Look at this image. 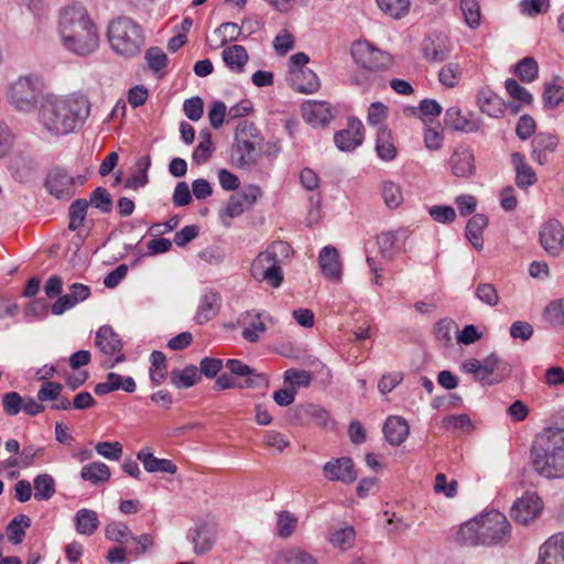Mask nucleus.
<instances>
[{
  "instance_id": "1",
  "label": "nucleus",
  "mask_w": 564,
  "mask_h": 564,
  "mask_svg": "<svg viewBox=\"0 0 564 564\" xmlns=\"http://www.w3.org/2000/svg\"><path fill=\"white\" fill-rule=\"evenodd\" d=\"M90 102L84 95L50 97L41 105L39 119L52 135H66L82 128L89 117Z\"/></svg>"
},
{
  "instance_id": "2",
  "label": "nucleus",
  "mask_w": 564,
  "mask_h": 564,
  "mask_svg": "<svg viewBox=\"0 0 564 564\" xmlns=\"http://www.w3.org/2000/svg\"><path fill=\"white\" fill-rule=\"evenodd\" d=\"M58 30L65 48L76 55L87 56L99 46L96 24L79 3L61 10Z\"/></svg>"
},
{
  "instance_id": "3",
  "label": "nucleus",
  "mask_w": 564,
  "mask_h": 564,
  "mask_svg": "<svg viewBox=\"0 0 564 564\" xmlns=\"http://www.w3.org/2000/svg\"><path fill=\"white\" fill-rule=\"evenodd\" d=\"M530 458L532 468L546 479L564 478V429L547 427L536 435Z\"/></svg>"
},
{
  "instance_id": "4",
  "label": "nucleus",
  "mask_w": 564,
  "mask_h": 564,
  "mask_svg": "<svg viewBox=\"0 0 564 564\" xmlns=\"http://www.w3.org/2000/svg\"><path fill=\"white\" fill-rule=\"evenodd\" d=\"M292 247L285 241H273L261 251L251 263V275L260 282H265L272 288L281 286L284 274L281 264L292 254Z\"/></svg>"
},
{
  "instance_id": "5",
  "label": "nucleus",
  "mask_w": 564,
  "mask_h": 564,
  "mask_svg": "<svg viewBox=\"0 0 564 564\" xmlns=\"http://www.w3.org/2000/svg\"><path fill=\"white\" fill-rule=\"evenodd\" d=\"M108 40L112 50L124 57L137 56L143 45L141 26L131 18L119 17L108 26Z\"/></svg>"
},
{
  "instance_id": "6",
  "label": "nucleus",
  "mask_w": 564,
  "mask_h": 564,
  "mask_svg": "<svg viewBox=\"0 0 564 564\" xmlns=\"http://www.w3.org/2000/svg\"><path fill=\"white\" fill-rule=\"evenodd\" d=\"M262 137L256 124L250 121H242L235 132L231 159L239 169H248L257 164L259 152L257 147L261 143Z\"/></svg>"
},
{
  "instance_id": "7",
  "label": "nucleus",
  "mask_w": 564,
  "mask_h": 564,
  "mask_svg": "<svg viewBox=\"0 0 564 564\" xmlns=\"http://www.w3.org/2000/svg\"><path fill=\"white\" fill-rule=\"evenodd\" d=\"M42 93V83L39 77L20 76L8 90L9 102L20 111H31L39 104Z\"/></svg>"
},
{
  "instance_id": "8",
  "label": "nucleus",
  "mask_w": 564,
  "mask_h": 564,
  "mask_svg": "<svg viewBox=\"0 0 564 564\" xmlns=\"http://www.w3.org/2000/svg\"><path fill=\"white\" fill-rule=\"evenodd\" d=\"M481 545L495 546L506 544L511 534V524L507 517L497 510L478 516Z\"/></svg>"
},
{
  "instance_id": "9",
  "label": "nucleus",
  "mask_w": 564,
  "mask_h": 564,
  "mask_svg": "<svg viewBox=\"0 0 564 564\" xmlns=\"http://www.w3.org/2000/svg\"><path fill=\"white\" fill-rule=\"evenodd\" d=\"M95 345L102 355L109 358L101 364L102 368L110 369L126 360V356L122 352L123 343L111 326L102 325L98 328L95 336Z\"/></svg>"
},
{
  "instance_id": "10",
  "label": "nucleus",
  "mask_w": 564,
  "mask_h": 564,
  "mask_svg": "<svg viewBox=\"0 0 564 564\" xmlns=\"http://www.w3.org/2000/svg\"><path fill=\"white\" fill-rule=\"evenodd\" d=\"M351 56L356 64L365 69L380 72L392 64V56L367 41H356L351 46Z\"/></svg>"
},
{
  "instance_id": "11",
  "label": "nucleus",
  "mask_w": 564,
  "mask_h": 564,
  "mask_svg": "<svg viewBox=\"0 0 564 564\" xmlns=\"http://www.w3.org/2000/svg\"><path fill=\"white\" fill-rule=\"evenodd\" d=\"M186 538L193 543L196 555H205L216 542L217 525L214 522L199 521L187 531Z\"/></svg>"
},
{
  "instance_id": "12",
  "label": "nucleus",
  "mask_w": 564,
  "mask_h": 564,
  "mask_svg": "<svg viewBox=\"0 0 564 564\" xmlns=\"http://www.w3.org/2000/svg\"><path fill=\"white\" fill-rule=\"evenodd\" d=\"M542 508L541 498L535 492H529L514 501L511 517L517 523L527 525L538 518Z\"/></svg>"
},
{
  "instance_id": "13",
  "label": "nucleus",
  "mask_w": 564,
  "mask_h": 564,
  "mask_svg": "<svg viewBox=\"0 0 564 564\" xmlns=\"http://www.w3.org/2000/svg\"><path fill=\"white\" fill-rule=\"evenodd\" d=\"M409 237L410 231L404 228L381 232L377 237V245L381 257L387 261H392L397 253L405 250Z\"/></svg>"
},
{
  "instance_id": "14",
  "label": "nucleus",
  "mask_w": 564,
  "mask_h": 564,
  "mask_svg": "<svg viewBox=\"0 0 564 564\" xmlns=\"http://www.w3.org/2000/svg\"><path fill=\"white\" fill-rule=\"evenodd\" d=\"M540 243L553 257H557L564 246V228L557 219H549L540 228Z\"/></svg>"
},
{
  "instance_id": "15",
  "label": "nucleus",
  "mask_w": 564,
  "mask_h": 564,
  "mask_svg": "<svg viewBox=\"0 0 564 564\" xmlns=\"http://www.w3.org/2000/svg\"><path fill=\"white\" fill-rule=\"evenodd\" d=\"M481 376L479 382L482 384H495L508 378L512 371L509 362L499 358L495 352L487 356L480 361Z\"/></svg>"
},
{
  "instance_id": "16",
  "label": "nucleus",
  "mask_w": 564,
  "mask_h": 564,
  "mask_svg": "<svg viewBox=\"0 0 564 564\" xmlns=\"http://www.w3.org/2000/svg\"><path fill=\"white\" fill-rule=\"evenodd\" d=\"M75 177L63 167H54L50 171L45 187L56 198H70L74 193Z\"/></svg>"
},
{
  "instance_id": "17",
  "label": "nucleus",
  "mask_w": 564,
  "mask_h": 564,
  "mask_svg": "<svg viewBox=\"0 0 564 564\" xmlns=\"http://www.w3.org/2000/svg\"><path fill=\"white\" fill-rule=\"evenodd\" d=\"M364 131L362 122L359 119L349 118L347 128L335 133L334 142L340 151H354L362 144L365 139Z\"/></svg>"
},
{
  "instance_id": "18",
  "label": "nucleus",
  "mask_w": 564,
  "mask_h": 564,
  "mask_svg": "<svg viewBox=\"0 0 564 564\" xmlns=\"http://www.w3.org/2000/svg\"><path fill=\"white\" fill-rule=\"evenodd\" d=\"M444 124L453 131L470 133L479 131L482 123L471 112L463 113L458 106H453L445 111Z\"/></svg>"
},
{
  "instance_id": "19",
  "label": "nucleus",
  "mask_w": 564,
  "mask_h": 564,
  "mask_svg": "<svg viewBox=\"0 0 564 564\" xmlns=\"http://www.w3.org/2000/svg\"><path fill=\"white\" fill-rule=\"evenodd\" d=\"M225 367L238 381H254V386L243 387V389H267L269 386L267 375L257 372L256 369L239 359H227Z\"/></svg>"
},
{
  "instance_id": "20",
  "label": "nucleus",
  "mask_w": 564,
  "mask_h": 564,
  "mask_svg": "<svg viewBox=\"0 0 564 564\" xmlns=\"http://www.w3.org/2000/svg\"><path fill=\"white\" fill-rule=\"evenodd\" d=\"M448 164L456 177L468 178L476 172L474 152L466 145L457 147L453 151Z\"/></svg>"
},
{
  "instance_id": "21",
  "label": "nucleus",
  "mask_w": 564,
  "mask_h": 564,
  "mask_svg": "<svg viewBox=\"0 0 564 564\" xmlns=\"http://www.w3.org/2000/svg\"><path fill=\"white\" fill-rule=\"evenodd\" d=\"M324 475L332 481L350 484L356 480L357 473L350 457H340L327 462L324 466Z\"/></svg>"
},
{
  "instance_id": "22",
  "label": "nucleus",
  "mask_w": 564,
  "mask_h": 564,
  "mask_svg": "<svg viewBox=\"0 0 564 564\" xmlns=\"http://www.w3.org/2000/svg\"><path fill=\"white\" fill-rule=\"evenodd\" d=\"M301 110L303 119L313 127H325L333 119L330 105L326 101H305Z\"/></svg>"
},
{
  "instance_id": "23",
  "label": "nucleus",
  "mask_w": 564,
  "mask_h": 564,
  "mask_svg": "<svg viewBox=\"0 0 564 564\" xmlns=\"http://www.w3.org/2000/svg\"><path fill=\"white\" fill-rule=\"evenodd\" d=\"M539 564H564V532L552 535L540 547Z\"/></svg>"
},
{
  "instance_id": "24",
  "label": "nucleus",
  "mask_w": 564,
  "mask_h": 564,
  "mask_svg": "<svg viewBox=\"0 0 564 564\" xmlns=\"http://www.w3.org/2000/svg\"><path fill=\"white\" fill-rule=\"evenodd\" d=\"M221 306L220 294L215 290H207L199 300L195 321L197 324H205L217 316Z\"/></svg>"
},
{
  "instance_id": "25",
  "label": "nucleus",
  "mask_w": 564,
  "mask_h": 564,
  "mask_svg": "<svg viewBox=\"0 0 564 564\" xmlns=\"http://www.w3.org/2000/svg\"><path fill=\"white\" fill-rule=\"evenodd\" d=\"M288 82L302 94H313L321 87L317 75L310 68L289 70Z\"/></svg>"
},
{
  "instance_id": "26",
  "label": "nucleus",
  "mask_w": 564,
  "mask_h": 564,
  "mask_svg": "<svg viewBox=\"0 0 564 564\" xmlns=\"http://www.w3.org/2000/svg\"><path fill=\"white\" fill-rule=\"evenodd\" d=\"M532 158L540 165L547 163L549 154L558 147V138L552 133L540 132L532 140Z\"/></svg>"
},
{
  "instance_id": "27",
  "label": "nucleus",
  "mask_w": 564,
  "mask_h": 564,
  "mask_svg": "<svg viewBox=\"0 0 564 564\" xmlns=\"http://www.w3.org/2000/svg\"><path fill=\"white\" fill-rule=\"evenodd\" d=\"M318 263L326 279L338 280L341 276V262L339 260V253L335 247H324L319 251Z\"/></svg>"
},
{
  "instance_id": "28",
  "label": "nucleus",
  "mask_w": 564,
  "mask_h": 564,
  "mask_svg": "<svg viewBox=\"0 0 564 564\" xmlns=\"http://www.w3.org/2000/svg\"><path fill=\"white\" fill-rule=\"evenodd\" d=\"M382 432L390 445L399 446L409 436L410 426L403 417L393 415L386 420Z\"/></svg>"
},
{
  "instance_id": "29",
  "label": "nucleus",
  "mask_w": 564,
  "mask_h": 564,
  "mask_svg": "<svg viewBox=\"0 0 564 564\" xmlns=\"http://www.w3.org/2000/svg\"><path fill=\"white\" fill-rule=\"evenodd\" d=\"M137 458L142 463L148 473H166L173 475L177 471V466L171 459L155 457L148 447L139 451Z\"/></svg>"
},
{
  "instance_id": "30",
  "label": "nucleus",
  "mask_w": 564,
  "mask_h": 564,
  "mask_svg": "<svg viewBox=\"0 0 564 564\" xmlns=\"http://www.w3.org/2000/svg\"><path fill=\"white\" fill-rule=\"evenodd\" d=\"M511 163L516 171V184L518 187L524 188L536 183V174L527 163L525 156L522 153L513 152L511 154Z\"/></svg>"
},
{
  "instance_id": "31",
  "label": "nucleus",
  "mask_w": 564,
  "mask_h": 564,
  "mask_svg": "<svg viewBox=\"0 0 564 564\" xmlns=\"http://www.w3.org/2000/svg\"><path fill=\"white\" fill-rule=\"evenodd\" d=\"M477 104L482 113L492 118H499L503 115V100L490 89H480L477 94Z\"/></svg>"
},
{
  "instance_id": "32",
  "label": "nucleus",
  "mask_w": 564,
  "mask_h": 564,
  "mask_svg": "<svg viewBox=\"0 0 564 564\" xmlns=\"http://www.w3.org/2000/svg\"><path fill=\"white\" fill-rule=\"evenodd\" d=\"M488 226V218L484 214H475L466 225L465 236L477 249L484 248L482 231Z\"/></svg>"
},
{
  "instance_id": "33",
  "label": "nucleus",
  "mask_w": 564,
  "mask_h": 564,
  "mask_svg": "<svg viewBox=\"0 0 564 564\" xmlns=\"http://www.w3.org/2000/svg\"><path fill=\"white\" fill-rule=\"evenodd\" d=\"M376 152L383 161H392L397 155V149L392 140L391 130L387 126L378 129L376 140Z\"/></svg>"
},
{
  "instance_id": "34",
  "label": "nucleus",
  "mask_w": 564,
  "mask_h": 564,
  "mask_svg": "<svg viewBox=\"0 0 564 564\" xmlns=\"http://www.w3.org/2000/svg\"><path fill=\"white\" fill-rule=\"evenodd\" d=\"M171 383L177 389H186L195 386L200 380L198 368L188 365L184 369H173L170 372Z\"/></svg>"
},
{
  "instance_id": "35",
  "label": "nucleus",
  "mask_w": 564,
  "mask_h": 564,
  "mask_svg": "<svg viewBox=\"0 0 564 564\" xmlns=\"http://www.w3.org/2000/svg\"><path fill=\"white\" fill-rule=\"evenodd\" d=\"M221 56L225 64L231 70L237 73H241L243 70V67L249 59L247 50L242 45L238 44L226 47L223 51Z\"/></svg>"
},
{
  "instance_id": "36",
  "label": "nucleus",
  "mask_w": 564,
  "mask_h": 564,
  "mask_svg": "<svg viewBox=\"0 0 564 564\" xmlns=\"http://www.w3.org/2000/svg\"><path fill=\"white\" fill-rule=\"evenodd\" d=\"M456 540L463 545H481L478 516L460 525L456 534Z\"/></svg>"
},
{
  "instance_id": "37",
  "label": "nucleus",
  "mask_w": 564,
  "mask_h": 564,
  "mask_svg": "<svg viewBox=\"0 0 564 564\" xmlns=\"http://www.w3.org/2000/svg\"><path fill=\"white\" fill-rule=\"evenodd\" d=\"M110 468L101 462H93L83 466L80 470L82 479L91 482L93 485H99L107 482L110 479Z\"/></svg>"
},
{
  "instance_id": "38",
  "label": "nucleus",
  "mask_w": 564,
  "mask_h": 564,
  "mask_svg": "<svg viewBox=\"0 0 564 564\" xmlns=\"http://www.w3.org/2000/svg\"><path fill=\"white\" fill-rule=\"evenodd\" d=\"M99 520L94 510L79 509L75 514V528L79 534L93 535L98 529Z\"/></svg>"
},
{
  "instance_id": "39",
  "label": "nucleus",
  "mask_w": 564,
  "mask_h": 564,
  "mask_svg": "<svg viewBox=\"0 0 564 564\" xmlns=\"http://www.w3.org/2000/svg\"><path fill=\"white\" fill-rule=\"evenodd\" d=\"M243 323L246 327L242 330V338L249 343H257L259 340L260 334L267 330V326L261 319L260 313H251L248 312L243 317Z\"/></svg>"
},
{
  "instance_id": "40",
  "label": "nucleus",
  "mask_w": 564,
  "mask_h": 564,
  "mask_svg": "<svg viewBox=\"0 0 564 564\" xmlns=\"http://www.w3.org/2000/svg\"><path fill=\"white\" fill-rule=\"evenodd\" d=\"M31 527V519L26 514L14 517L7 525V538L13 545L21 544L25 530Z\"/></svg>"
},
{
  "instance_id": "41",
  "label": "nucleus",
  "mask_w": 564,
  "mask_h": 564,
  "mask_svg": "<svg viewBox=\"0 0 564 564\" xmlns=\"http://www.w3.org/2000/svg\"><path fill=\"white\" fill-rule=\"evenodd\" d=\"M150 380L154 386H160L167 377L166 357L162 351L154 350L150 355Z\"/></svg>"
},
{
  "instance_id": "42",
  "label": "nucleus",
  "mask_w": 564,
  "mask_h": 564,
  "mask_svg": "<svg viewBox=\"0 0 564 564\" xmlns=\"http://www.w3.org/2000/svg\"><path fill=\"white\" fill-rule=\"evenodd\" d=\"M279 564H318L317 560L300 547H289L278 554Z\"/></svg>"
},
{
  "instance_id": "43",
  "label": "nucleus",
  "mask_w": 564,
  "mask_h": 564,
  "mask_svg": "<svg viewBox=\"0 0 564 564\" xmlns=\"http://www.w3.org/2000/svg\"><path fill=\"white\" fill-rule=\"evenodd\" d=\"M144 58L148 63L149 68L158 76L162 78L164 76V68L167 66V55L158 46H151L147 50Z\"/></svg>"
},
{
  "instance_id": "44",
  "label": "nucleus",
  "mask_w": 564,
  "mask_h": 564,
  "mask_svg": "<svg viewBox=\"0 0 564 564\" xmlns=\"http://www.w3.org/2000/svg\"><path fill=\"white\" fill-rule=\"evenodd\" d=\"M33 485L35 490L34 498L36 500H48L55 494V480L48 474L37 475L33 480Z\"/></svg>"
},
{
  "instance_id": "45",
  "label": "nucleus",
  "mask_w": 564,
  "mask_h": 564,
  "mask_svg": "<svg viewBox=\"0 0 564 564\" xmlns=\"http://www.w3.org/2000/svg\"><path fill=\"white\" fill-rule=\"evenodd\" d=\"M459 8L466 24L475 30L480 25L481 11L478 0H460Z\"/></svg>"
},
{
  "instance_id": "46",
  "label": "nucleus",
  "mask_w": 564,
  "mask_h": 564,
  "mask_svg": "<svg viewBox=\"0 0 564 564\" xmlns=\"http://www.w3.org/2000/svg\"><path fill=\"white\" fill-rule=\"evenodd\" d=\"M514 74L521 82L531 83L538 78L539 75V65L538 62L531 57L527 56L519 61L514 66Z\"/></svg>"
},
{
  "instance_id": "47",
  "label": "nucleus",
  "mask_w": 564,
  "mask_h": 564,
  "mask_svg": "<svg viewBox=\"0 0 564 564\" xmlns=\"http://www.w3.org/2000/svg\"><path fill=\"white\" fill-rule=\"evenodd\" d=\"M458 333V325L451 318H442L434 326V335L444 347L452 344V334Z\"/></svg>"
},
{
  "instance_id": "48",
  "label": "nucleus",
  "mask_w": 564,
  "mask_h": 564,
  "mask_svg": "<svg viewBox=\"0 0 564 564\" xmlns=\"http://www.w3.org/2000/svg\"><path fill=\"white\" fill-rule=\"evenodd\" d=\"M89 203L86 199L79 198L74 200L68 209L69 224L68 229L75 231L78 229L87 215Z\"/></svg>"
},
{
  "instance_id": "49",
  "label": "nucleus",
  "mask_w": 564,
  "mask_h": 564,
  "mask_svg": "<svg viewBox=\"0 0 564 564\" xmlns=\"http://www.w3.org/2000/svg\"><path fill=\"white\" fill-rule=\"evenodd\" d=\"M556 82L557 78L544 86L543 102L545 108L554 109L564 101V86Z\"/></svg>"
},
{
  "instance_id": "50",
  "label": "nucleus",
  "mask_w": 564,
  "mask_h": 564,
  "mask_svg": "<svg viewBox=\"0 0 564 564\" xmlns=\"http://www.w3.org/2000/svg\"><path fill=\"white\" fill-rule=\"evenodd\" d=\"M381 196L387 207L393 209L399 207L403 202L401 186L391 181H384L381 184Z\"/></svg>"
},
{
  "instance_id": "51",
  "label": "nucleus",
  "mask_w": 564,
  "mask_h": 564,
  "mask_svg": "<svg viewBox=\"0 0 564 564\" xmlns=\"http://www.w3.org/2000/svg\"><path fill=\"white\" fill-rule=\"evenodd\" d=\"M379 8L388 15L400 19L409 12L410 0H377Z\"/></svg>"
},
{
  "instance_id": "52",
  "label": "nucleus",
  "mask_w": 564,
  "mask_h": 564,
  "mask_svg": "<svg viewBox=\"0 0 564 564\" xmlns=\"http://www.w3.org/2000/svg\"><path fill=\"white\" fill-rule=\"evenodd\" d=\"M423 54L430 62H443L448 57V51L444 44L432 39L424 40Z\"/></svg>"
},
{
  "instance_id": "53",
  "label": "nucleus",
  "mask_w": 564,
  "mask_h": 564,
  "mask_svg": "<svg viewBox=\"0 0 564 564\" xmlns=\"http://www.w3.org/2000/svg\"><path fill=\"white\" fill-rule=\"evenodd\" d=\"M88 203L105 214L110 213L113 206L111 195L105 187L101 186L93 191Z\"/></svg>"
},
{
  "instance_id": "54",
  "label": "nucleus",
  "mask_w": 564,
  "mask_h": 564,
  "mask_svg": "<svg viewBox=\"0 0 564 564\" xmlns=\"http://www.w3.org/2000/svg\"><path fill=\"white\" fill-rule=\"evenodd\" d=\"M462 70L457 63L444 65L438 73V80L442 85L453 88L460 79Z\"/></svg>"
},
{
  "instance_id": "55",
  "label": "nucleus",
  "mask_w": 564,
  "mask_h": 564,
  "mask_svg": "<svg viewBox=\"0 0 564 564\" xmlns=\"http://www.w3.org/2000/svg\"><path fill=\"white\" fill-rule=\"evenodd\" d=\"M250 386H254V381H238V379L234 378V376L228 371L216 377L214 390L221 391L228 389H243V387Z\"/></svg>"
},
{
  "instance_id": "56",
  "label": "nucleus",
  "mask_w": 564,
  "mask_h": 564,
  "mask_svg": "<svg viewBox=\"0 0 564 564\" xmlns=\"http://www.w3.org/2000/svg\"><path fill=\"white\" fill-rule=\"evenodd\" d=\"M544 318L553 326L564 325V300H556L546 305Z\"/></svg>"
},
{
  "instance_id": "57",
  "label": "nucleus",
  "mask_w": 564,
  "mask_h": 564,
  "mask_svg": "<svg viewBox=\"0 0 564 564\" xmlns=\"http://www.w3.org/2000/svg\"><path fill=\"white\" fill-rule=\"evenodd\" d=\"M475 296L484 304L494 307L499 303V295L496 286L491 283H479Z\"/></svg>"
},
{
  "instance_id": "58",
  "label": "nucleus",
  "mask_w": 564,
  "mask_h": 564,
  "mask_svg": "<svg viewBox=\"0 0 564 564\" xmlns=\"http://www.w3.org/2000/svg\"><path fill=\"white\" fill-rule=\"evenodd\" d=\"M131 535L133 534L129 527L121 522H112L106 528L107 539L118 543L131 542Z\"/></svg>"
},
{
  "instance_id": "59",
  "label": "nucleus",
  "mask_w": 564,
  "mask_h": 564,
  "mask_svg": "<svg viewBox=\"0 0 564 564\" xmlns=\"http://www.w3.org/2000/svg\"><path fill=\"white\" fill-rule=\"evenodd\" d=\"M215 34L220 37V45L234 42L242 34V28L235 22H224L216 30Z\"/></svg>"
},
{
  "instance_id": "60",
  "label": "nucleus",
  "mask_w": 564,
  "mask_h": 564,
  "mask_svg": "<svg viewBox=\"0 0 564 564\" xmlns=\"http://www.w3.org/2000/svg\"><path fill=\"white\" fill-rule=\"evenodd\" d=\"M505 88L512 99L520 101L523 105H530L532 102V95L516 79L508 78L505 82Z\"/></svg>"
},
{
  "instance_id": "61",
  "label": "nucleus",
  "mask_w": 564,
  "mask_h": 564,
  "mask_svg": "<svg viewBox=\"0 0 564 564\" xmlns=\"http://www.w3.org/2000/svg\"><path fill=\"white\" fill-rule=\"evenodd\" d=\"M1 404L7 415L14 416L22 411L23 399L20 393L10 391L2 395Z\"/></svg>"
},
{
  "instance_id": "62",
  "label": "nucleus",
  "mask_w": 564,
  "mask_h": 564,
  "mask_svg": "<svg viewBox=\"0 0 564 564\" xmlns=\"http://www.w3.org/2000/svg\"><path fill=\"white\" fill-rule=\"evenodd\" d=\"M63 384L55 381H44L37 391L36 398L40 402L58 400L63 391Z\"/></svg>"
},
{
  "instance_id": "63",
  "label": "nucleus",
  "mask_w": 564,
  "mask_h": 564,
  "mask_svg": "<svg viewBox=\"0 0 564 564\" xmlns=\"http://www.w3.org/2000/svg\"><path fill=\"white\" fill-rule=\"evenodd\" d=\"M225 364L223 359L215 357H204L199 362L198 372L205 377L213 379L216 378Z\"/></svg>"
},
{
  "instance_id": "64",
  "label": "nucleus",
  "mask_w": 564,
  "mask_h": 564,
  "mask_svg": "<svg viewBox=\"0 0 564 564\" xmlns=\"http://www.w3.org/2000/svg\"><path fill=\"white\" fill-rule=\"evenodd\" d=\"M284 381L290 383L292 388L308 387L312 382V375L306 370L290 368L284 372Z\"/></svg>"
}]
</instances>
